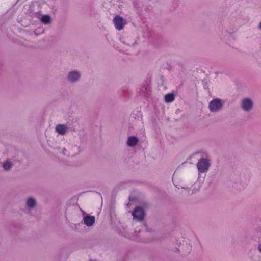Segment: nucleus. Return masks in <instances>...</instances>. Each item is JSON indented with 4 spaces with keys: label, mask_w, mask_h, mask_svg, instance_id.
Listing matches in <instances>:
<instances>
[{
    "label": "nucleus",
    "mask_w": 261,
    "mask_h": 261,
    "mask_svg": "<svg viewBox=\"0 0 261 261\" xmlns=\"http://www.w3.org/2000/svg\"><path fill=\"white\" fill-rule=\"evenodd\" d=\"M210 165L209 161L204 158H201L197 164L198 170L200 173L206 172L210 167Z\"/></svg>",
    "instance_id": "1"
},
{
    "label": "nucleus",
    "mask_w": 261,
    "mask_h": 261,
    "mask_svg": "<svg viewBox=\"0 0 261 261\" xmlns=\"http://www.w3.org/2000/svg\"><path fill=\"white\" fill-rule=\"evenodd\" d=\"M223 103L219 99H215L211 101L209 104V108L211 112L219 111L222 107Z\"/></svg>",
    "instance_id": "2"
},
{
    "label": "nucleus",
    "mask_w": 261,
    "mask_h": 261,
    "mask_svg": "<svg viewBox=\"0 0 261 261\" xmlns=\"http://www.w3.org/2000/svg\"><path fill=\"white\" fill-rule=\"evenodd\" d=\"M132 215L134 219L138 221H141L144 217L145 212L143 208L138 206L135 208Z\"/></svg>",
    "instance_id": "3"
},
{
    "label": "nucleus",
    "mask_w": 261,
    "mask_h": 261,
    "mask_svg": "<svg viewBox=\"0 0 261 261\" xmlns=\"http://www.w3.org/2000/svg\"><path fill=\"white\" fill-rule=\"evenodd\" d=\"M116 29L118 30H121L123 29L124 25V22L123 18L118 15H117L113 20Z\"/></svg>",
    "instance_id": "4"
},
{
    "label": "nucleus",
    "mask_w": 261,
    "mask_h": 261,
    "mask_svg": "<svg viewBox=\"0 0 261 261\" xmlns=\"http://www.w3.org/2000/svg\"><path fill=\"white\" fill-rule=\"evenodd\" d=\"M241 106L245 111H249L252 107V102L248 98H245L242 101Z\"/></svg>",
    "instance_id": "5"
},
{
    "label": "nucleus",
    "mask_w": 261,
    "mask_h": 261,
    "mask_svg": "<svg viewBox=\"0 0 261 261\" xmlns=\"http://www.w3.org/2000/svg\"><path fill=\"white\" fill-rule=\"evenodd\" d=\"M81 76L80 73L77 71H71L69 73L68 80L70 82H75L78 80Z\"/></svg>",
    "instance_id": "6"
},
{
    "label": "nucleus",
    "mask_w": 261,
    "mask_h": 261,
    "mask_svg": "<svg viewBox=\"0 0 261 261\" xmlns=\"http://www.w3.org/2000/svg\"><path fill=\"white\" fill-rule=\"evenodd\" d=\"M84 221L86 225L91 226L95 222V217L87 215L84 218Z\"/></svg>",
    "instance_id": "7"
},
{
    "label": "nucleus",
    "mask_w": 261,
    "mask_h": 261,
    "mask_svg": "<svg viewBox=\"0 0 261 261\" xmlns=\"http://www.w3.org/2000/svg\"><path fill=\"white\" fill-rule=\"evenodd\" d=\"M67 127L65 125L59 124L56 127V131L60 134H64L67 130Z\"/></svg>",
    "instance_id": "8"
},
{
    "label": "nucleus",
    "mask_w": 261,
    "mask_h": 261,
    "mask_svg": "<svg viewBox=\"0 0 261 261\" xmlns=\"http://www.w3.org/2000/svg\"><path fill=\"white\" fill-rule=\"evenodd\" d=\"M138 142L137 138L134 136H130L128 138L127 140V145L129 146H135Z\"/></svg>",
    "instance_id": "9"
},
{
    "label": "nucleus",
    "mask_w": 261,
    "mask_h": 261,
    "mask_svg": "<svg viewBox=\"0 0 261 261\" xmlns=\"http://www.w3.org/2000/svg\"><path fill=\"white\" fill-rule=\"evenodd\" d=\"M174 100V95L173 94H168L165 96V100L167 102H171Z\"/></svg>",
    "instance_id": "10"
},
{
    "label": "nucleus",
    "mask_w": 261,
    "mask_h": 261,
    "mask_svg": "<svg viewBox=\"0 0 261 261\" xmlns=\"http://www.w3.org/2000/svg\"><path fill=\"white\" fill-rule=\"evenodd\" d=\"M27 205L30 208L33 207L36 205L35 200L31 198H29L27 202Z\"/></svg>",
    "instance_id": "11"
},
{
    "label": "nucleus",
    "mask_w": 261,
    "mask_h": 261,
    "mask_svg": "<svg viewBox=\"0 0 261 261\" xmlns=\"http://www.w3.org/2000/svg\"><path fill=\"white\" fill-rule=\"evenodd\" d=\"M50 17L48 15H43L41 17V21L45 24L49 23L50 22Z\"/></svg>",
    "instance_id": "12"
},
{
    "label": "nucleus",
    "mask_w": 261,
    "mask_h": 261,
    "mask_svg": "<svg viewBox=\"0 0 261 261\" xmlns=\"http://www.w3.org/2000/svg\"><path fill=\"white\" fill-rule=\"evenodd\" d=\"M12 166V164L9 161H6L3 165V167L5 170H9Z\"/></svg>",
    "instance_id": "13"
},
{
    "label": "nucleus",
    "mask_w": 261,
    "mask_h": 261,
    "mask_svg": "<svg viewBox=\"0 0 261 261\" xmlns=\"http://www.w3.org/2000/svg\"><path fill=\"white\" fill-rule=\"evenodd\" d=\"M258 250L259 251L261 252V243H260L259 244V246H258Z\"/></svg>",
    "instance_id": "14"
},
{
    "label": "nucleus",
    "mask_w": 261,
    "mask_h": 261,
    "mask_svg": "<svg viewBox=\"0 0 261 261\" xmlns=\"http://www.w3.org/2000/svg\"><path fill=\"white\" fill-rule=\"evenodd\" d=\"M66 151V150L65 149H64L63 150V154L65 155V151Z\"/></svg>",
    "instance_id": "15"
},
{
    "label": "nucleus",
    "mask_w": 261,
    "mask_h": 261,
    "mask_svg": "<svg viewBox=\"0 0 261 261\" xmlns=\"http://www.w3.org/2000/svg\"><path fill=\"white\" fill-rule=\"evenodd\" d=\"M259 28L261 29V22L259 24Z\"/></svg>",
    "instance_id": "16"
}]
</instances>
